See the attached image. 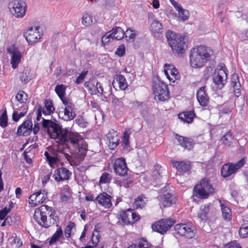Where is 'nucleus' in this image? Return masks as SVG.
I'll return each instance as SVG.
<instances>
[{
  "mask_svg": "<svg viewBox=\"0 0 248 248\" xmlns=\"http://www.w3.org/2000/svg\"><path fill=\"white\" fill-rule=\"evenodd\" d=\"M111 176L108 173H104L101 176L99 180L100 184L108 183L110 182L111 180Z\"/></svg>",
  "mask_w": 248,
  "mask_h": 248,
  "instance_id": "8fccbe9b",
  "label": "nucleus"
},
{
  "mask_svg": "<svg viewBox=\"0 0 248 248\" xmlns=\"http://www.w3.org/2000/svg\"><path fill=\"white\" fill-rule=\"evenodd\" d=\"M124 35L126 37H128L130 39H134L136 35L135 33L133 32L132 30L127 29L124 33Z\"/></svg>",
  "mask_w": 248,
  "mask_h": 248,
  "instance_id": "bf43d9fd",
  "label": "nucleus"
},
{
  "mask_svg": "<svg viewBox=\"0 0 248 248\" xmlns=\"http://www.w3.org/2000/svg\"><path fill=\"white\" fill-rule=\"evenodd\" d=\"M23 155L26 162L28 164H31L32 162V160L30 157L28 156L27 152L26 151H24L23 153Z\"/></svg>",
  "mask_w": 248,
  "mask_h": 248,
  "instance_id": "774afa93",
  "label": "nucleus"
},
{
  "mask_svg": "<svg viewBox=\"0 0 248 248\" xmlns=\"http://www.w3.org/2000/svg\"><path fill=\"white\" fill-rule=\"evenodd\" d=\"M150 29L155 33H159L163 30L162 24L157 20H154L151 24Z\"/></svg>",
  "mask_w": 248,
  "mask_h": 248,
  "instance_id": "473e14b6",
  "label": "nucleus"
},
{
  "mask_svg": "<svg viewBox=\"0 0 248 248\" xmlns=\"http://www.w3.org/2000/svg\"><path fill=\"white\" fill-rule=\"evenodd\" d=\"M164 73L170 81L174 82L175 80L180 79V76L177 69L171 64L164 65Z\"/></svg>",
  "mask_w": 248,
  "mask_h": 248,
  "instance_id": "dca6fc26",
  "label": "nucleus"
},
{
  "mask_svg": "<svg viewBox=\"0 0 248 248\" xmlns=\"http://www.w3.org/2000/svg\"><path fill=\"white\" fill-rule=\"evenodd\" d=\"M145 197L142 196H139L135 200L134 207L136 208H142L146 204V202L144 201Z\"/></svg>",
  "mask_w": 248,
  "mask_h": 248,
  "instance_id": "58836bf2",
  "label": "nucleus"
},
{
  "mask_svg": "<svg viewBox=\"0 0 248 248\" xmlns=\"http://www.w3.org/2000/svg\"><path fill=\"white\" fill-rule=\"evenodd\" d=\"M125 52V47L124 45H120L117 49L115 54L120 57L123 56Z\"/></svg>",
  "mask_w": 248,
  "mask_h": 248,
  "instance_id": "4d7b16f0",
  "label": "nucleus"
},
{
  "mask_svg": "<svg viewBox=\"0 0 248 248\" xmlns=\"http://www.w3.org/2000/svg\"><path fill=\"white\" fill-rule=\"evenodd\" d=\"M168 43L173 53L182 54L187 48V45L184 41V37L180 34L168 31L166 34Z\"/></svg>",
  "mask_w": 248,
  "mask_h": 248,
  "instance_id": "39448f33",
  "label": "nucleus"
},
{
  "mask_svg": "<svg viewBox=\"0 0 248 248\" xmlns=\"http://www.w3.org/2000/svg\"><path fill=\"white\" fill-rule=\"evenodd\" d=\"M205 86L201 87L197 92V98L200 104L206 106L209 103V97L205 91Z\"/></svg>",
  "mask_w": 248,
  "mask_h": 248,
  "instance_id": "412c9836",
  "label": "nucleus"
},
{
  "mask_svg": "<svg viewBox=\"0 0 248 248\" xmlns=\"http://www.w3.org/2000/svg\"><path fill=\"white\" fill-rule=\"evenodd\" d=\"M74 107H65L64 110L59 112L58 115L60 118H62L65 121L71 120L76 116L75 112L73 111Z\"/></svg>",
  "mask_w": 248,
  "mask_h": 248,
  "instance_id": "4be33fe9",
  "label": "nucleus"
},
{
  "mask_svg": "<svg viewBox=\"0 0 248 248\" xmlns=\"http://www.w3.org/2000/svg\"><path fill=\"white\" fill-rule=\"evenodd\" d=\"M42 126L47 131L51 139L57 140V142L61 144H63L65 142L69 134L71 133L68 130H63L57 121L54 120L53 121L43 118Z\"/></svg>",
  "mask_w": 248,
  "mask_h": 248,
  "instance_id": "f03ea898",
  "label": "nucleus"
},
{
  "mask_svg": "<svg viewBox=\"0 0 248 248\" xmlns=\"http://www.w3.org/2000/svg\"><path fill=\"white\" fill-rule=\"evenodd\" d=\"M37 198V192L30 196L29 202L31 206L35 207L38 205Z\"/></svg>",
  "mask_w": 248,
  "mask_h": 248,
  "instance_id": "3c124183",
  "label": "nucleus"
},
{
  "mask_svg": "<svg viewBox=\"0 0 248 248\" xmlns=\"http://www.w3.org/2000/svg\"><path fill=\"white\" fill-rule=\"evenodd\" d=\"M44 155H45L47 161L48 162L50 166L53 168L54 165L56 164L57 161V158L50 155L49 153L46 151L45 152Z\"/></svg>",
  "mask_w": 248,
  "mask_h": 248,
  "instance_id": "a18cd8bd",
  "label": "nucleus"
},
{
  "mask_svg": "<svg viewBox=\"0 0 248 248\" xmlns=\"http://www.w3.org/2000/svg\"><path fill=\"white\" fill-rule=\"evenodd\" d=\"M213 191L210 181L207 178H203L200 184L195 186L193 193L195 196L203 199L207 198Z\"/></svg>",
  "mask_w": 248,
  "mask_h": 248,
  "instance_id": "423d86ee",
  "label": "nucleus"
},
{
  "mask_svg": "<svg viewBox=\"0 0 248 248\" xmlns=\"http://www.w3.org/2000/svg\"><path fill=\"white\" fill-rule=\"evenodd\" d=\"M231 85L233 88H237L241 87L240 83L239 80V77L237 74H234L232 76Z\"/></svg>",
  "mask_w": 248,
  "mask_h": 248,
  "instance_id": "c03bdc74",
  "label": "nucleus"
},
{
  "mask_svg": "<svg viewBox=\"0 0 248 248\" xmlns=\"http://www.w3.org/2000/svg\"><path fill=\"white\" fill-rule=\"evenodd\" d=\"M154 93L155 97L161 101H164L169 98V91L167 85L159 79L154 81Z\"/></svg>",
  "mask_w": 248,
  "mask_h": 248,
  "instance_id": "6e6552de",
  "label": "nucleus"
},
{
  "mask_svg": "<svg viewBox=\"0 0 248 248\" xmlns=\"http://www.w3.org/2000/svg\"><path fill=\"white\" fill-rule=\"evenodd\" d=\"M50 208L46 205L35 209L33 215L34 220L41 226L48 228L56 222L58 217L55 214L51 213Z\"/></svg>",
  "mask_w": 248,
  "mask_h": 248,
  "instance_id": "20e7f679",
  "label": "nucleus"
},
{
  "mask_svg": "<svg viewBox=\"0 0 248 248\" xmlns=\"http://www.w3.org/2000/svg\"><path fill=\"white\" fill-rule=\"evenodd\" d=\"M63 144L69 149L70 153L78 159H82L86 155L87 151V143L77 133L71 132Z\"/></svg>",
  "mask_w": 248,
  "mask_h": 248,
  "instance_id": "f257e3e1",
  "label": "nucleus"
},
{
  "mask_svg": "<svg viewBox=\"0 0 248 248\" xmlns=\"http://www.w3.org/2000/svg\"><path fill=\"white\" fill-rule=\"evenodd\" d=\"M233 140L232 136L230 132L227 133L220 140V141L224 145L229 146L230 145Z\"/></svg>",
  "mask_w": 248,
  "mask_h": 248,
  "instance_id": "e433bc0d",
  "label": "nucleus"
},
{
  "mask_svg": "<svg viewBox=\"0 0 248 248\" xmlns=\"http://www.w3.org/2000/svg\"><path fill=\"white\" fill-rule=\"evenodd\" d=\"M66 87L62 85H58L56 86L55 90L60 98L64 97L65 93Z\"/></svg>",
  "mask_w": 248,
  "mask_h": 248,
  "instance_id": "79ce46f5",
  "label": "nucleus"
},
{
  "mask_svg": "<svg viewBox=\"0 0 248 248\" xmlns=\"http://www.w3.org/2000/svg\"><path fill=\"white\" fill-rule=\"evenodd\" d=\"M111 32H112L114 39L116 40H121L124 36V31L121 27L113 28Z\"/></svg>",
  "mask_w": 248,
  "mask_h": 248,
  "instance_id": "2f4dec72",
  "label": "nucleus"
},
{
  "mask_svg": "<svg viewBox=\"0 0 248 248\" xmlns=\"http://www.w3.org/2000/svg\"><path fill=\"white\" fill-rule=\"evenodd\" d=\"M8 52L11 55V64L14 69L17 67L20 62L22 55L18 47L14 45H12L7 49Z\"/></svg>",
  "mask_w": 248,
  "mask_h": 248,
  "instance_id": "4468645a",
  "label": "nucleus"
},
{
  "mask_svg": "<svg viewBox=\"0 0 248 248\" xmlns=\"http://www.w3.org/2000/svg\"><path fill=\"white\" fill-rule=\"evenodd\" d=\"M93 23V16L88 13L83 14L82 17V24L85 26H89Z\"/></svg>",
  "mask_w": 248,
  "mask_h": 248,
  "instance_id": "c9c22d12",
  "label": "nucleus"
},
{
  "mask_svg": "<svg viewBox=\"0 0 248 248\" xmlns=\"http://www.w3.org/2000/svg\"><path fill=\"white\" fill-rule=\"evenodd\" d=\"M62 231L61 227L58 228L55 233L52 236L49 243V244H52L56 242L62 235Z\"/></svg>",
  "mask_w": 248,
  "mask_h": 248,
  "instance_id": "ea45409f",
  "label": "nucleus"
},
{
  "mask_svg": "<svg viewBox=\"0 0 248 248\" xmlns=\"http://www.w3.org/2000/svg\"><path fill=\"white\" fill-rule=\"evenodd\" d=\"M140 219V216L133 213L132 209H128L124 211L120 215L119 221L123 225L133 224Z\"/></svg>",
  "mask_w": 248,
  "mask_h": 248,
  "instance_id": "9d476101",
  "label": "nucleus"
},
{
  "mask_svg": "<svg viewBox=\"0 0 248 248\" xmlns=\"http://www.w3.org/2000/svg\"><path fill=\"white\" fill-rule=\"evenodd\" d=\"M110 39L113 40L114 38L113 37L112 32L108 31L107 32L102 38V43L105 45L108 43L110 41Z\"/></svg>",
  "mask_w": 248,
  "mask_h": 248,
  "instance_id": "49530a36",
  "label": "nucleus"
},
{
  "mask_svg": "<svg viewBox=\"0 0 248 248\" xmlns=\"http://www.w3.org/2000/svg\"><path fill=\"white\" fill-rule=\"evenodd\" d=\"M70 187L67 185H65L62 189L61 192V199L62 201L66 202L71 198L70 192Z\"/></svg>",
  "mask_w": 248,
  "mask_h": 248,
  "instance_id": "7c9ffc66",
  "label": "nucleus"
},
{
  "mask_svg": "<svg viewBox=\"0 0 248 248\" xmlns=\"http://www.w3.org/2000/svg\"><path fill=\"white\" fill-rule=\"evenodd\" d=\"M177 12L179 16L181 17L182 20L185 21L188 19L189 16V13L187 10L181 8L178 10Z\"/></svg>",
  "mask_w": 248,
  "mask_h": 248,
  "instance_id": "37998d69",
  "label": "nucleus"
},
{
  "mask_svg": "<svg viewBox=\"0 0 248 248\" xmlns=\"http://www.w3.org/2000/svg\"><path fill=\"white\" fill-rule=\"evenodd\" d=\"M39 27H31L24 32V37L29 44H32L38 41L41 35L38 31Z\"/></svg>",
  "mask_w": 248,
  "mask_h": 248,
  "instance_id": "ddd939ff",
  "label": "nucleus"
},
{
  "mask_svg": "<svg viewBox=\"0 0 248 248\" xmlns=\"http://www.w3.org/2000/svg\"><path fill=\"white\" fill-rule=\"evenodd\" d=\"M24 94L25 95V96H27V94H26L24 92L22 91H19L16 95V98L17 99L18 101L20 102V103H22L24 102V100H26V98H23V96Z\"/></svg>",
  "mask_w": 248,
  "mask_h": 248,
  "instance_id": "6e6d98bb",
  "label": "nucleus"
},
{
  "mask_svg": "<svg viewBox=\"0 0 248 248\" xmlns=\"http://www.w3.org/2000/svg\"><path fill=\"white\" fill-rule=\"evenodd\" d=\"M37 204H39L45 201L47 198V193L45 189H40L37 191Z\"/></svg>",
  "mask_w": 248,
  "mask_h": 248,
  "instance_id": "72a5a7b5",
  "label": "nucleus"
},
{
  "mask_svg": "<svg viewBox=\"0 0 248 248\" xmlns=\"http://www.w3.org/2000/svg\"><path fill=\"white\" fill-rule=\"evenodd\" d=\"M75 224L73 222H70L65 229V235L67 238L70 237L71 232Z\"/></svg>",
  "mask_w": 248,
  "mask_h": 248,
  "instance_id": "864d4df0",
  "label": "nucleus"
},
{
  "mask_svg": "<svg viewBox=\"0 0 248 248\" xmlns=\"http://www.w3.org/2000/svg\"><path fill=\"white\" fill-rule=\"evenodd\" d=\"M111 199L110 196L107 193L103 192L99 194L96 197L95 200L99 204L105 208H109L112 205Z\"/></svg>",
  "mask_w": 248,
  "mask_h": 248,
  "instance_id": "aec40b11",
  "label": "nucleus"
},
{
  "mask_svg": "<svg viewBox=\"0 0 248 248\" xmlns=\"http://www.w3.org/2000/svg\"><path fill=\"white\" fill-rule=\"evenodd\" d=\"M201 211L198 213V217L201 220L207 219V214L209 212L210 207L208 204H205L201 206Z\"/></svg>",
  "mask_w": 248,
  "mask_h": 248,
  "instance_id": "c756f323",
  "label": "nucleus"
},
{
  "mask_svg": "<svg viewBox=\"0 0 248 248\" xmlns=\"http://www.w3.org/2000/svg\"><path fill=\"white\" fill-rule=\"evenodd\" d=\"M20 80L22 82L26 83L29 82L31 79V76L30 74V72L28 70H24L23 72L20 74Z\"/></svg>",
  "mask_w": 248,
  "mask_h": 248,
  "instance_id": "a19ab883",
  "label": "nucleus"
},
{
  "mask_svg": "<svg viewBox=\"0 0 248 248\" xmlns=\"http://www.w3.org/2000/svg\"><path fill=\"white\" fill-rule=\"evenodd\" d=\"M99 238L100 236L99 228H97V226H95L92 236V243L94 244V246H96L99 241Z\"/></svg>",
  "mask_w": 248,
  "mask_h": 248,
  "instance_id": "4c0bfd02",
  "label": "nucleus"
},
{
  "mask_svg": "<svg viewBox=\"0 0 248 248\" xmlns=\"http://www.w3.org/2000/svg\"><path fill=\"white\" fill-rule=\"evenodd\" d=\"M174 223L172 219H162L152 225L154 231L161 234L166 232Z\"/></svg>",
  "mask_w": 248,
  "mask_h": 248,
  "instance_id": "f8f14e48",
  "label": "nucleus"
},
{
  "mask_svg": "<svg viewBox=\"0 0 248 248\" xmlns=\"http://www.w3.org/2000/svg\"><path fill=\"white\" fill-rule=\"evenodd\" d=\"M223 218L227 221L232 218L231 210L228 206V203L225 201L218 200Z\"/></svg>",
  "mask_w": 248,
  "mask_h": 248,
  "instance_id": "5701e85b",
  "label": "nucleus"
},
{
  "mask_svg": "<svg viewBox=\"0 0 248 248\" xmlns=\"http://www.w3.org/2000/svg\"><path fill=\"white\" fill-rule=\"evenodd\" d=\"M227 74L224 69H219L213 78L214 82L217 87L221 89L226 83Z\"/></svg>",
  "mask_w": 248,
  "mask_h": 248,
  "instance_id": "6ab92c4d",
  "label": "nucleus"
},
{
  "mask_svg": "<svg viewBox=\"0 0 248 248\" xmlns=\"http://www.w3.org/2000/svg\"><path fill=\"white\" fill-rule=\"evenodd\" d=\"M72 172L67 169L61 167L57 169L54 171V180L57 182L68 180L71 177Z\"/></svg>",
  "mask_w": 248,
  "mask_h": 248,
  "instance_id": "f3484780",
  "label": "nucleus"
},
{
  "mask_svg": "<svg viewBox=\"0 0 248 248\" xmlns=\"http://www.w3.org/2000/svg\"><path fill=\"white\" fill-rule=\"evenodd\" d=\"M113 169L115 173L120 176L126 175L128 170L125 160L123 158H118L115 160Z\"/></svg>",
  "mask_w": 248,
  "mask_h": 248,
  "instance_id": "2eb2a0df",
  "label": "nucleus"
},
{
  "mask_svg": "<svg viewBox=\"0 0 248 248\" xmlns=\"http://www.w3.org/2000/svg\"><path fill=\"white\" fill-rule=\"evenodd\" d=\"M194 116L195 114L193 111L183 112L180 113L178 115L179 119L187 123L192 122Z\"/></svg>",
  "mask_w": 248,
  "mask_h": 248,
  "instance_id": "cd10ccee",
  "label": "nucleus"
},
{
  "mask_svg": "<svg viewBox=\"0 0 248 248\" xmlns=\"http://www.w3.org/2000/svg\"><path fill=\"white\" fill-rule=\"evenodd\" d=\"M245 163V159L243 158L236 163L224 165L221 171L222 176L224 177L230 176L236 170L241 168Z\"/></svg>",
  "mask_w": 248,
  "mask_h": 248,
  "instance_id": "9b49d317",
  "label": "nucleus"
},
{
  "mask_svg": "<svg viewBox=\"0 0 248 248\" xmlns=\"http://www.w3.org/2000/svg\"><path fill=\"white\" fill-rule=\"evenodd\" d=\"M108 141V146L111 149H114L118 144L119 138L117 134L114 131L109 132L107 135Z\"/></svg>",
  "mask_w": 248,
  "mask_h": 248,
  "instance_id": "b1692460",
  "label": "nucleus"
},
{
  "mask_svg": "<svg viewBox=\"0 0 248 248\" xmlns=\"http://www.w3.org/2000/svg\"><path fill=\"white\" fill-rule=\"evenodd\" d=\"M173 164L179 172H185L190 168L189 162L184 161H175L173 163Z\"/></svg>",
  "mask_w": 248,
  "mask_h": 248,
  "instance_id": "a878e982",
  "label": "nucleus"
},
{
  "mask_svg": "<svg viewBox=\"0 0 248 248\" xmlns=\"http://www.w3.org/2000/svg\"><path fill=\"white\" fill-rule=\"evenodd\" d=\"M7 115L6 109L0 117V125L2 127H5L7 125Z\"/></svg>",
  "mask_w": 248,
  "mask_h": 248,
  "instance_id": "de8ad7c7",
  "label": "nucleus"
},
{
  "mask_svg": "<svg viewBox=\"0 0 248 248\" xmlns=\"http://www.w3.org/2000/svg\"><path fill=\"white\" fill-rule=\"evenodd\" d=\"M55 110L52 104V101L50 99H46L45 101V107L42 110L44 115H49L53 113Z\"/></svg>",
  "mask_w": 248,
  "mask_h": 248,
  "instance_id": "c85d7f7f",
  "label": "nucleus"
},
{
  "mask_svg": "<svg viewBox=\"0 0 248 248\" xmlns=\"http://www.w3.org/2000/svg\"><path fill=\"white\" fill-rule=\"evenodd\" d=\"M87 74V72H82L81 74L77 78L76 82L77 84H79L84 80V78L86 76V75Z\"/></svg>",
  "mask_w": 248,
  "mask_h": 248,
  "instance_id": "052dcab7",
  "label": "nucleus"
},
{
  "mask_svg": "<svg viewBox=\"0 0 248 248\" xmlns=\"http://www.w3.org/2000/svg\"><path fill=\"white\" fill-rule=\"evenodd\" d=\"M96 90L97 92L100 94H103V88L101 83L99 82H97L96 84Z\"/></svg>",
  "mask_w": 248,
  "mask_h": 248,
  "instance_id": "338daca9",
  "label": "nucleus"
},
{
  "mask_svg": "<svg viewBox=\"0 0 248 248\" xmlns=\"http://www.w3.org/2000/svg\"><path fill=\"white\" fill-rule=\"evenodd\" d=\"M61 100L62 101V103L65 106V107H74V105L72 104L69 99H67L64 98V97H62V98H60Z\"/></svg>",
  "mask_w": 248,
  "mask_h": 248,
  "instance_id": "680f3d73",
  "label": "nucleus"
},
{
  "mask_svg": "<svg viewBox=\"0 0 248 248\" xmlns=\"http://www.w3.org/2000/svg\"><path fill=\"white\" fill-rule=\"evenodd\" d=\"M129 134L126 132H125L123 136V142L126 145L129 143Z\"/></svg>",
  "mask_w": 248,
  "mask_h": 248,
  "instance_id": "69168bd1",
  "label": "nucleus"
},
{
  "mask_svg": "<svg viewBox=\"0 0 248 248\" xmlns=\"http://www.w3.org/2000/svg\"><path fill=\"white\" fill-rule=\"evenodd\" d=\"M116 79L118 82L120 88L122 90H125L127 88L125 77L122 75H116Z\"/></svg>",
  "mask_w": 248,
  "mask_h": 248,
  "instance_id": "f704fd0d",
  "label": "nucleus"
},
{
  "mask_svg": "<svg viewBox=\"0 0 248 248\" xmlns=\"http://www.w3.org/2000/svg\"><path fill=\"white\" fill-rule=\"evenodd\" d=\"M9 8L15 17L22 18L26 14L27 6L23 0H12L9 3Z\"/></svg>",
  "mask_w": 248,
  "mask_h": 248,
  "instance_id": "0eeeda50",
  "label": "nucleus"
},
{
  "mask_svg": "<svg viewBox=\"0 0 248 248\" xmlns=\"http://www.w3.org/2000/svg\"><path fill=\"white\" fill-rule=\"evenodd\" d=\"M26 113V112H20L19 113L18 111H14L12 115L13 121L16 122H17L20 118L25 116Z\"/></svg>",
  "mask_w": 248,
  "mask_h": 248,
  "instance_id": "603ef678",
  "label": "nucleus"
},
{
  "mask_svg": "<svg viewBox=\"0 0 248 248\" xmlns=\"http://www.w3.org/2000/svg\"><path fill=\"white\" fill-rule=\"evenodd\" d=\"M226 248H242L240 245L236 242H232L229 244Z\"/></svg>",
  "mask_w": 248,
  "mask_h": 248,
  "instance_id": "0e129e2a",
  "label": "nucleus"
},
{
  "mask_svg": "<svg viewBox=\"0 0 248 248\" xmlns=\"http://www.w3.org/2000/svg\"><path fill=\"white\" fill-rule=\"evenodd\" d=\"M175 230L180 235L188 239H191L196 236V231L191 224H178L174 226Z\"/></svg>",
  "mask_w": 248,
  "mask_h": 248,
  "instance_id": "1a4fd4ad",
  "label": "nucleus"
},
{
  "mask_svg": "<svg viewBox=\"0 0 248 248\" xmlns=\"http://www.w3.org/2000/svg\"><path fill=\"white\" fill-rule=\"evenodd\" d=\"M212 53V50L204 46L193 47L190 55L191 66L194 68L202 67L210 60Z\"/></svg>",
  "mask_w": 248,
  "mask_h": 248,
  "instance_id": "7ed1b4c3",
  "label": "nucleus"
},
{
  "mask_svg": "<svg viewBox=\"0 0 248 248\" xmlns=\"http://www.w3.org/2000/svg\"><path fill=\"white\" fill-rule=\"evenodd\" d=\"M239 233L241 237L245 238L248 237V225H243L239 229Z\"/></svg>",
  "mask_w": 248,
  "mask_h": 248,
  "instance_id": "09e8293b",
  "label": "nucleus"
},
{
  "mask_svg": "<svg viewBox=\"0 0 248 248\" xmlns=\"http://www.w3.org/2000/svg\"><path fill=\"white\" fill-rule=\"evenodd\" d=\"M112 103L115 106H120L122 104V102L120 101V100L115 97L114 95L112 96Z\"/></svg>",
  "mask_w": 248,
  "mask_h": 248,
  "instance_id": "e2e57ef3",
  "label": "nucleus"
},
{
  "mask_svg": "<svg viewBox=\"0 0 248 248\" xmlns=\"http://www.w3.org/2000/svg\"><path fill=\"white\" fill-rule=\"evenodd\" d=\"M176 139L179 144L185 149L189 150L192 148V144L191 139L179 136L178 135H176Z\"/></svg>",
  "mask_w": 248,
  "mask_h": 248,
  "instance_id": "393cba45",
  "label": "nucleus"
},
{
  "mask_svg": "<svg viewBox=\"0 0 248 248\" xmlns=\"http://www.w3.org/2000/svg\"><path fill=\"white\" fill-rule=\"evenodd\" d=\"M10 211V208L5 207L3 210L0 211V219L3 220L5 218L7 214Z\"/></svg>",
  "mask_w": 248,
  "mask_h": 248,
  "instance_id": "13d9d810",
  "label": "nucleus"
},
{
  "mask_svg": "<svg viewBox=\"0 0 248 248\" xmlns=\"http://www.w3.org/2000/svg\"><path fill=\"white\" fill-rule=\"evenodd\" d=\"M32 123L31 120H27L19 125L16 134L18 136H28L32 131Z\"/></svg>",
  "mask_w": 248,
  "mask_h": 248,
  "instance_id": "a211bd4d",
  "label": "nucleus"
},
{
  "mask_svg": "<svg viewBox=\"0 0 248 248\" xmlns=\"http://www.w3.org/2000/svg\"><path fill=\"white\" fill-rule=\"evenodd\" d=\"M139 248H150L151 246L146 240L142 238L140 239L138 243Z\"/></svg>",
  "mask_w": 248,
  "mask_h": 248,
  "instance_id": "5fc2aeb1",
  "label": "nucleus"
},
{
  "mask_svg": "<svg viewBox=\"0 0 248 248\" xmlns=\"http://www.w3.org/2000/svg\"><path fill=\"white\" fill-rule=\"evenodd\" d=\"M161 202L164 207H169L175 202V198L174 195L168 193L163 196Z\"/></svg>",
  "mask_w": 248,
  "mask_h": 248,
  "instance_id": "bb28decb",
  "label": "nucleus"
}]
</instances>
